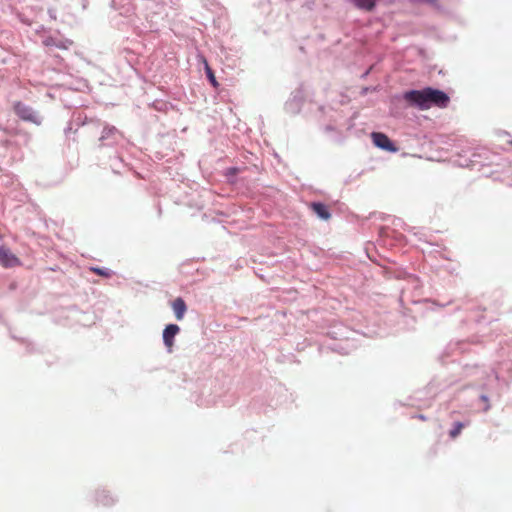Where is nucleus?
Segmentation results:
<instances>
[{
	"label": "nucleus",
	"mask_w": 512,
	"mask_h": 512,
	"mask_svg": "<svg viewBox=\"0 0 512 512\" xmlns=\"http://www.w3.org/2000/svg\"><path fill=\"white\" fill-rule=\"evenodd\" d=\"M0 265L4 268H13L22 265L21 260L7 247H0Z\"/></svg>",
	"instance_id": "20e7f679"
},
{
	"label": "nucleus",
	"mask_w": 512,
	"mask_h": 512,
	"mask_svg": "<svg viewBox=\"0 0 512 512\" xmlns=\"http://www.w3.org/2000/svg\"><path fill=\"white\" fill-rule=\"evenodd\" d=\"M14 112L16 115L22 119L23 121L32 122L35 124H40L35 112L33 109L22 102L18 101L13 106Z\"/></svg>",
	"instance_id": "f03ea898"
},
{
	"label": "nucleus",
	"mask_w": 512,
	"mask_h": 512,
	"mask_svg": "<svg viewBox=\"0 0 512 512\" xmlns=\"http://www.w3.org/2000/svg\"><path fill=\"white\" fill-rule=\"evenodd\" d=\"M403 98L409 105L415 106L420 110H427L432 106L446 108L450 102V98L445 92L431 87L407 91L404 93Z\"/></svg>",
	"instance_id": "f257e3e1"
},
{
	"label": "nucleus",
	"mask_w": 512,
	"mask_h": 512,
	"mask_svg": "<svg viewBox=\"0 0 512 512\" xmlns=\"http://www.w3.org/2000/svg\"><path fill=\"white\" fill-rule=\"evenodd\" d=\"M180 328L176 324H169L163 331V341L169 351L172 350L174 345V337L179 333Z\"/></svg>",
	"instance_id": "39448f33"
},
{
	"label": "nucleus",
	"mask_w": 512,
	"mask_h": 512,
	"mask_svg": "<svg viewBox=\"0 0 512 512\" xmlns=\"http://www.w3.org/2000/svg\"><path fill=\"white\" fill-rule=\"evenodd\" d=\"M417 417L422 421L426 420V417L424 415H418Z\"/></svg>",
	"instance_id": "4468645a"
},
{
	"label": "nucleus",
	"mask_w": 512,
	"mask_h": 512,
	"mask_svg": "<svg viewBox=\"0 0 512 512\" xmlns=\"http://www.w3.org/2000/svg\"><path fill=\"white\" fill-rule=\"evenodd\" d=\"M96 501L98 504L107 506L113 502V499L108 493H106L105 491H101L97 493Z\"/></svg>",
	"instance_id": "1a4fd4ad"
},
{
	"label": "nucleus",
	"mask_w": 512,
	"mask_h": 512,
	"mask_svg": "<svg viewBox=\"0 0 512 512\" xmlns=\"http://www.w3.org/2000/svg\"><path fill=\"white\" fill-rule=\"evenodd\" d=\"M172 309L175 313L176 319L182 320L186 313L187 307L184 300L178 297L172 302Z\"/></svg>",
	"instance_id": "0eeeda50"
},
{
	"label": "nucleus",
	"mask_w": 512,
	"mask_h": 512,
	"mask_svg": "<svg viewBox=\"0 0 512 512\" xmlns=\"http://www.w3.org/2000/svg\"><path fill=\"white\" fill-rule=\"evenodd\" d=\"M310 208L322 220H329L331 218L328 207L323 203L313 202L310 204Z\"/></svg>",
	"instance_id": "423d86ee"
},
{
	"label": "nucleus",
	"mask_w": 512,
	"mask_h": 512,
	"mask_svg": "<svg viewBox=\"0 0 512 512\" xmlns=\"http://www.w3.org/2000/svg\"><path fill=\"white\" fill-rule=\"evenodd\" d=\"M203 62H204V65H205V72H206V75H207L210 83L213 85V87L217 88L219 84H218V82L216 80V77L214 75L213 70L209 66V64L206 61V59H203Z\"/></svg>",
	"instance_id": "9d476101"
},
{
	"label": "nucleus",
	"mask_w": 512,
	"mask_h": 512,
	"mask_svg": "<svg viewBox=\"0 0 512 512\" xmlns=\"http://www.w3.org/2000/svg\"><path fill=\"white\" fill-rule=\"evenodd\" d=\"M90 270L92 272H94L95 274L103 276V277H110L111 276V272L108 269L92 267Z\"/></svg>",
	"instance_id": "f8f14e48"
},
{
	"label": "nucleus",
	"mask_w": 512,
	"mask_h": 512,
	"mask_svg": "<svg viewBox=\"0 0 512 512\" xmlns=\"http://www.w3.org/2000/svg\"><path fill=\"white\" fill-rule=\"evenodd\" d=\"M511 144H512V142H511Z\"/></svg>",
	"instance_id": "2eb2a0df"
},
{
	"label": "nucleus",
	"mask_w": 512,
	"mask_h": 512,
	"mask_svg": "<svg viewBox=\"0 0 512 512\" xmlns=\"http://www.w3.org/2000/svg\"><path fill=\"white\" fill-rule=\"evenodd\" d=\"M371 139L373 144L385 151L388 152H397L398 148L392 143L389 137L381 132H373L371 133Z\"/></svg>",
	"instance_id": "7ed1b4c3"
},
{
	"label": "nucleus",
	"mask_w": 512,
	"mask_h": 512,
	"mask_svg": "<svg viewBox=\"0 0 512 512\" xmlns=\"http://www.w3.org/2000/svg\"><path fill=\"white\" fill-rule=\"evenodd\" d=\"M355 6L365 11H372L378 0H351Z\"/></svg>",
	"instance_id": "6e6552de"
},
{
	"label": "nucleus",
	"mask_w": 512,
	"mask_h": 512,
	"mask_svg": "<svg viewBox=\"0 0 512 512\" xmlns=\"http://www.w3.org/2000/svg\"><path fill=\"white\" fill-rule=\"evenodd\" d=\"M463 428H464V424L463 423L456 422L454 424L453 429H451L450 432H449L450 437L453 438V439L456 438L461 433Z\"/></svg>",
	"instance_id": "9b49d317"
},
{
	"label": "nucleus",
	"mask_w": 512,
	"mask_h": 512,
	"mask_svg": "<svg viewBox=\"0 0 512 512\" xmlns=\"http://www.w3.org/2000/svg\"><path fill=\"white\" fill-rule=\"evenodd\" d=\"M116 131L115 127L108 128L107 134H112Z\"/></svg>",
	"instance_id": "ddd939ff"
}]
</instances>
